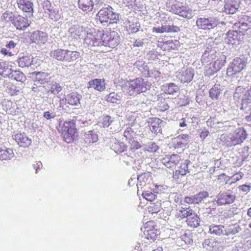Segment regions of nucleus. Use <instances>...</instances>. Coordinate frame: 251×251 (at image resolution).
I'll use <instances>...</instances> for the list:
<instances>
[{"label":"nucleus","mask_w":251,"mask_h":251,"mask_svg":"<svg viewBox=\"0 0 251 251\" xmlns=\"http://www.w3.org/2000/svg\"><path fill=\"white\" fill-rule=\"evenodd\" d=\"M150 87L147 81L141 78H138L127 81L123 88L124 91L130 96L136 95L146 92Z\"/></svg>","instance_id":"f257e3e1"},{"label":"nucleus","mask_w":251,"mask_h":251,"mask_svg":"<svg viewBox=\"0 0 251 251\" xmlns=\"http://www.w3.org/2000/svg\"><path fill=\"white\" fill-rule=\"evenodd\" d=\"M32 42L37 44L45 43L48 40V36L46 33L37 30L33 32L30 37Z\"/></svg>","instance_id":"f3484780"},{"label":"nucleus","mask_w":251,"mask_h":251,"mask_svg":"<svg viewBox=\"0 0 251 251\" xmlns=\"http://www.w3.org/2000/svg\"><path fill=\"white\" fill-rule=\"evenodd\" d=\"M220 24H225L224 22H220L216 17L199 18L196 21V25L199 29L204 30L213 29Z\"/></svg>","instance_id":"423d86ee"},{"label":"nucleus","mask_w":251,"mask_h":251,"mask_svg":"<svg viewBox=\"0 0 251 251\" xmlns=\"http://www.w3.org/2000/svg\"><path fill=\"white\" fill-rule=\"evenodd\" d=\"M243 97H247L248 98H251V88H250V89L245 90V93L244 94Z\"/></svg>","instance_id":"774afa93"},{"label":"nucleus","mask_w":251,"mask_h":251,"mask_svg":"<svg viewBox=\"0 0 251 251\" xmlns=\"http://www.w3.org/2000/svg\"><path fill=\"white\" fill-rule=\"evenodd\" d=\"M250 25L246 23H242L240 24L239 28L242 31L244 32L248 30V29L250 28Z\"/></svg>","instance_id":"603ef678"},{"label":"nucleus","mask_w":251,"mask_h":251,"mask_svg":"<svg viewBox=\"0 0 251 251\" xmlns=\"http://www.w3.org/2000/svg\"><path fill=\"white\" fill-rule=\"evenodd\" d=\"M62 87L59 84L55 83L51 88L50 91L54 94H57L62 90Z\"/></svg>","instance_id":"49530a36"},{"label":"nucleus","mask_w":251,"mask_h":251,"mask_svg":"<svg viewBox=\"0 0 251 251\" xmlns=\"http://www.w3.org/2000/svg\"><path fill=\"white\" fill-rule=\"evenodd\" d=\"M165 26L166 32H176L179 31L180 30L179 27L177 26H175L174 25H165Z\"/></svg>","instance_id":"a18cd8bd"},{"label":"nucleus","mask_w":251,"mask_h":251,"mask_svg":"<svg viewBox=\"0 0 251 251\" xmlns=\"http://www.w3.org/2000/svg\"><path fill=\"white\" fill-rule=\"evenodd\" d=\"M135 0H122V2L126 6H132Z\"/></svg>","instance_id":"052dcab7"},{"label":"nucleus","mask_w":251,"mask_h":251,"mask_svg":"<svg viewBox=\"0 0 251 251\" xmlns=\"http://www.w3.org/2000/svg\"><path fill=\"white\" fill-rule=\"evenodd\" d=\"M243 175L241 174H236L233 175L231 177H230V179H233L235 181H238L240 180L242 177Z\"/></svg>","instance_id":"13d9d810"},{"label":"nucleus","mask_w":251,"mask_h":251,"mask_svg":"<svg viewBox=\"0 0 251 251\" xmlns=\"http://www.w3.org/2000/svg\"><path fill=\"white\" fill-rule=\"evenodd\" d=\"M9 20L19 30H24L29 25L27 23V19L20 15L10 16Z\"/></svg>","instance_id":"9b49d317"},{"label":"nucleus","mask_w":251,"mask_h":251,"mask_svg":"<svg viewBox=\"0 0 251 251\" xmlns=\"http://www.w3.org/2000/svg\"><path fill=\"white\" fill-rule=\"evenodd\" d=\"M64 50H65L60 49L55 50L50 52V56L53 59H56L59 61H61L63 58Z\"/></svg>","instance_id":"c756f323"},{"label":"nucleus","mask_w":251,"mask_h":251,"mask_svg":"<svg viewBox=\"0 0 251 251\" xmlns=\"http://www.w3.org/2000/svg\"><path fill=\"white\" fill-rule=\"evenodd\" d=\"M181 142L184 144H187L190 141H192V138L189 134H181L178 137Z\"/></svg>","instance_id":"37998d69"},{"label":"nucleus","mask_w":251,"mask_h":251,"mask_svg":"<svg viewBox=\"0 0 251 251\" xmlns=\"http://www.w3.org/2000/svg\"><path fill=\"white\" fill-rule=\"evenodd\" d=\"M226 229L223 225H211L209 227V232L216 235H225V232Z\"/></svg>","instance_id":"a878e982"},{"label":"nucleus","mask_w":251,"mask_h":251,"mask_svg":"<svg viewBox=\"0 0 251 251\" xmlns=\"http://www.w3.org/2000/svg\"><path fill=\"white\" fill-rule=\"evenodd\" d=\"M245 90V88L242 86H239L237 87L234 95V98L236 99L242 98Z\"/></svg>","instance_id":"ea45409f"},{"label":"nucleus","mask_w":251,"mask_h":251,"mask_svg":"<svg viewBox=\"0 0 251 251\" xmlns=\"http://www.w3.org/2000/svg\"><path fill=\"white\" fill-rule=\"evenodd\" d=\"M194 73L193 69L191 68L182 70L178 75L179 79L181 82H190L194 76Z\"/></svg>","instance_id":"a211bd4d"},{"label":"nucleus","mask_w":251,"mask_h":251,"mask_svg":"<svg viewBox=\"0 0 251 251\" xmlns=\"http://www.w3.org/2000/svg\"><path fill=\"white\" fill-rule=\"evenodd\" d=\"M44 117L47 120H50L54 118L55 117V114L53 112L46 111L44 113Z\"/></svg>","instance_id":"3c124183"},{"label":"nucleus","mask_w":251,"mask_h":251,"mask_svg":"<svg viewBox=\"0 0 251 251\" xmlns=\"http://www.w3.org/2000/svg\"><path fill=\"white\" fill-rule=\"evenodd\" d=\"M247 61L244 58L236 57L234 59L230 65V67L227 69V73L233 72L235 74L240 72L246 66Z\"/></svg>","instance_id":"9d476101"},{"label":"nucleus","mask_w":251,"mask_h":251,"mask_svg":"<svg viewBox=\"0 0 251 251\" xmlns=\"http://www.w3.org/2000/svg\"><path fill=\"white\" fill-rule=\"evenodd\" d=\"M238 188L240 190H241L243 192L248 193L251 190V186H250L245 184L239 186Z\"/></svg>","instance_id":"5fc2aeb1"},{"label":"nucleus","mask_w":251,"mask_h":251,"mask_svg":"<svg viewBox=\"0 0 251 251\" xmlns=\"http://www.w3.org/2000/svg\"><path fill=\"white\" fill-rule=\"evenodd\" d=\"M102 32L94 28L86 30L83 38L84 44L89 48L101 46Z\"/></svg>","instance_id":"7ed1b4c3"},{"label":"nucleus","mask_w":251,"mask_h":251,"mask_svg":"<svg viewBox=\"0 0 251 251\" xmlns=\"http://www.w3.org/2000/svg\"><path fill=\"white\" fill-rule=\"evenodd\" d=\"M178 216L181 218H187V225L192 227H196L199 226L200 219L196 213L190 208H181L179 210Z\"/></svg>","instance_id":"39448f33"},{"label":"nucleus","mask_w":251,"mask_h":251,"mask_svg":"<svg viewBox=\"0 0 251 251\" xmlns=\"http://www.w3.org/2000/svg\"><path fill=\"white\" fill-rule=\"evenodd\" d=\"M214 243L215 242L210 239H206L203 243L202 245L203 247L206 248L207 250H210L211 246H212Z\"/></svg>","instance_id":"09e8293b"},{"label":"nucleus","mask_w":251,"mask_h":251,"mask_svg":"<svg viewBox=\"0 0 251 251\" xmlns=\"http://www.w3.org/2000/svg\"><path fill=\"white\" fill-rule=\"evenodd\" d=\"M14 156L12 149L7 148L5 146L0 147V160H7L11 159Z\"/></svg>","instance_id":"5701e85b"},{"label":"nucleus","mask_w":251,"mask_h":251,"mask_svg":"<svg viewBox=\"0 0 251 251\" xmlns=\"http://www.w3.org/2000/svg\"><path fill=\"white\" fill-rule=\"evenodd\" d=\"M194 198L193 196L191 197H186L185 198L184 201L187 203H195Z\"/></svg>","instance_id":"bf43d9fd"},{"label":"nucleus","mask_w":251,"mask_h":251,"mask_svg":"<svg viewBox=\"0 0 251 251\" xmlns=\"http://www.w3.org/2000/svg\"><path fill=\"white\" fill-rule=\"evenodd\" d=\"M121 98V96L119 94L113 92L106 96V100L113 103H119Z\"/></svg>","instance_id":"7c9ffc66"},{"label":"nucleus","mask_w":251,"mask_h":251,"mask_svg":"<svg viewBox=\"0 0 251 251\" xmlns=\"http://www.w3.org/2000/svg\"><path fill=\"white\" fill-rule=\"evenodd\" d=\"M120 39L119 34L115 31H112L109 34L102 33L101 46L114 48L119 44Z\"/></svg>","instance_id":"6e6552de"},{"label":"nucleus","mask_w":251,"mask_h":251,"mask_svg":"<svg viewBox=\"0 0 251 251\" xmlns=\"http://www.w3.org/2000/svg\"><path fill=\"white\" fill-rule=\"evenodd\" d=\"M97 16L100 23L104 25L109 23H116L119 21V14L113 11V9L108 6L101 8L98 13Z\"/></svg>","instance_id":"20e7f679"},{"label":"nucleus","mask_w":251,"mask_h":251,"mask_svg":"<svg viewBox=\"0 0 251 251\" xmlns=\"http://www.w3.org/2000/svg\"><path fill=\"white\" fill-rule=\"evenodd\" d=\"M81 95L76 93L73 92L68 94L65 97L66 101L70 105H77L80 103Z\"/></svg>","instance_id":"4be33fe9"},{"label":"nucleus","mask_w":251,"mask_h":251,"mask_svg":"<svg viewBox=\"0 0 251 251\" xmlns=\"http://www.w3.org/2000/svg\"><path fill=\"white\" fill-rule=\"evenodd\" d=\"M242 99V109H246L251 106V98L243 97Z\"/></svg>","instance_id":"79ce46f5"},{"label":"nucleus","mask_w":251,"mask_h":251,"mask_svg":"<svg viewBox=\"0 0 251 251\" xmlns=\"http://www.w3.org/2000/svg\"><path fill=\"white\" fill-rule=\"evenodd\" d=\"M16 43L13 41H10L8 44L6 45V47L7 48L13 49L15 47Z\"/></svg>","instance_id":"69168bd1"},{"label":"nucleus","mask_w":251,"mask_h":251,"mask_svg":"<svg viewBox=\"0 0 251 251\" xmlns=\"http://www.w3.org/2000/svg\"><path fill=\"white\" fill-rule=\"evenodd\" d=\"M241 230V228L239 226H237L233 228H229L228 230H226L225 232L226 235H229L230 234H235L239 232Z\"/></svg>","instance_id":"c03bdc74"},{"label":"nucleus","mask_w":251,"mask_h":251,"mask_svg":"<svg viewBox=\"0 0 251 251\" xmlns=\"http://www.w3.org/2000/svg\"><path fill=\"white\" fill-rule=\"evenodd\" d=\"M142 196L144 198L149 201H152L155 199L156 196L153 193L150 191H145L142 194Z\"/></svg>","instance_id":"a19ab883"},{"label":"nucleus","mask_w":251,"mask_h":251,"mask_svg":"<svg viewBox=\"0 0 251 251\" xmlns=\"http://www.w3.org/2000/svg\"><path fill=\"white\" fill-rule=\"evenodd\" d=\"M122 146H124L123 144L115 143L112 146L111 149L116 152H122L124 151V149L122 148Z\"/></svg>","instance_id":"de8ad7c7"},{"label":"nucleus","mask_w":251,"mask_h":251,"mask_svg":"<svg viewBox=\"0 0 251 251\" xmlns=\"http://www.w3.org/2000/svg\"><path fill=\"white\" fill-rule=\"evenodd\" d=\"M249 147H248V146H246V147H244L243 148V150H242V153H243L244 154V156H248L249 155Z\"/></svg>","instance_id":"338daca9"},{"label":"nucleus","mask_w":251,"mask_h":251,"mask_svg":"<svg viewBox=\"0 0 251 251\" xmlns=\"http://www.w3.org/2000/svg\"><path fill=\"white\" fill-rule=\"evenodd\" d=\"M163 89L165 93L170 95H173L179 90V87L174 83L166 84L163 86Z\"/></svg>","instance_id":"cd10ccee"},{"label":"nucleus","mask_w":251,"mask_h":251,"mask_svg":"<svg viewBox=\"0 0 251 251\" xmlns=\"http://www.w3.org/2000/svg\"><path fill=\"white\" fill-rule=\"evenodd\" d=\"M152 30H153V32H155L156 33H162L166 32L165 25H163L161 27H153Z\"/></svg>","instance_id":"864d4df0"},{"label":"nucleus","mask_w":251,"mask_h":251,"mask_svg":"<svg viewBox=\"0 0 251 251\" xmlns=\"http://www.w3.org/2000/svg\"><path fill=\"white\" fill-rule=\"evenodd\" d=\"M169 11L182 17L191 19L193 16V12L189 8L185 7L183 3L175 1L172 5Z\"/></svg>","instance_id":"0eeeda50"},{"label":"nucleus","mask_w":251,"mask_h":251,"mask_svg":"<svg viewBox=\"0 0 251 251\" xmlns=\"http://www.w3.org/2000/svg\"><path fill=\"white\" fill-rule=\"evenodd\" d=\"M19 8L23 12L26 13H32L33 11V4L29 1L24 3V5L20 6Z\"/></svg>","instance_id":"e433bc0d"},{"label":"nucleus","mask_w":251,"mask_h":251,"mask_svg":"<svg viewBox=\"0 0 251 251\" xmlns=\"http://www.w3.org/2000/svg\"><path fill=\"white\" fill-rule=\"evenodd\" d=\"M209 131L207 130H204L202 131L200 134V137L202 139H204L209 134Z\"/></svg>","instance_id":"680f3d73"},{"label":"nucleus","mask_w":251,"mask_h":251,"mask_svg":"<svg viewBox=\"0 0 251 251\" xmlns=\"http://www.w3.org/2000/svg\"><path fill=\"white\" fill-rule=\"evenodd\" d=\"M84 140L86 143H95L98 140V135L94 130L88 131L84 135Z\"/></svg>","instance_id":"bb28decb"},{"label":"nucleus","mask_w":251,"mask_h":251,"mask_svg":"<svg viewBox=\"0 0 251 251\" xmlns=\"http://www.w3.org/2000/svg\"><path fill=\"white\" fill-rule=\"evenodd\" d=\"M247 134L243 128H239L234 133L222 135L221 140L228 147L242 143L247 138Z\"/></svg>","instance_id":"f03ea898"},{"label":"nucleus","mask_w":251,"mask_h":251,"mask_svg":"<svg viewBox=\"0 0 251 251\" xmlns=\"http://www.w3.org/2000/svg\"><path fill=\"white\" fill-rule=\"evenodd\" d=\"M63 131L65 132L64 136L66 141L70 142L71 141L70 138L73 137L76 131L74 122H65L63 127Z\"/></svg>","instance_id":"ddd939ff"},{"label":"nucleus","mask_w":251,"mask_h":251,"mask_svg":"<svg viewBox=\"0 0 251 251\" xmlns=\"http://www.w3.org/2000/svg\"><path fill=\"white\" fill-rule=\"evenodd\" d=\"M161 210V202L157 201L154 203H151L149 207V211L152 213H157Z\"/></svg>","instance_id":"c9c22d12"},{"label":"nucleus","mask_w":251,"mask_h":251,"mask_svg":"<svg viewBox=\"0 0 251 251\" xmlns=\"http://www.w3.org/2000/svg\"><path fill=\"white\" fill-rule=\"evenodd\" d=\"M208 193L206 191H202L200 192L199 194L193 196L194 201L196 203H199L201 202L203 199L208 197Z\"/></svg>","instance_id":"72a5a7b5"},{"label":"nucleus","mask_w":251,"mask_h":251,"mask_svg":"<svg viewBox=\"0 0 251 251\" xmlns=\"http://www.w3.org/2000/svg\"><path fill=\"white\" fill-rule=\"evenodd\" d=\"M190 163V161L185 160L184 163L181 164L179 169L176 171V174H178L181 176H184L189 172L188 166Z\"/></svg>","instance_id":"2f4dec72"},{"label":"nucleus","mask_w":251,"mask_h":251,"mask_svg":"<svg viewBox=\"0 0 251 251\" xmlns=\"http://www.w3.org/2000/svg\"><path fill=\"white\" fill-rule=\"evenodd\" d=\"M94 6H95L96 8L99 9L101 6H102L103 5H105V2H106V0H94Z\"/></svg>","instance_id":"8fccbe9b"},{"label":"nucleus","mask_w":251,"mask_h":251,"mask_svg":"<svg viewBox=\"0 0 251 251\" xmlns=\"http://www.w3.org/2000/svg\"><path fill=\"white\" fill-rule=\"evenodd\" d=\"M87 88H93L96 91L102 92L106 88L105 80L103 78H95L90 80L88 83Z\"/></svg>","instance_id":"2eb2a0df"},{"label":"nucleus","mask_w":251,"mask_h":251,"mask_svg":"<svg viewBox=\"0 0 251 251\" xmlns=\"http://www.w3.org/2000/svg\"><path fill=\"white\" fill-rule=\"evenodd\" d=\"M113 122H115L112 119V118L109 116H104L102 118V121L101 123V126H102L103 127H107L110 125H112L113 126V125H112Z\"/></svg>","instance_id":"4c0bfd02"},{"label":"nucleus","mask_w":251,"mask_h":251,"mask_svg":"<svg viewBox=\"0 0 251 251\" xmlns=\"http://www.w3.org/2000/svg\"><path fill=\"white\" fill-rule=\"evenodd\" d=\"M149 149L151 151H156L158 150V146L155 143H153L149 146Z\"/></svg>","instance_id":"0e129e2a"},{"label":"nucleus","mask_w":251,"mask_h":251,"mask_svg":"<svg viewBox=\"0 0 251 251\" xmlns=\"http://www.w3.org/2000/svg\"><path fill=\"white\" fill-rule=\"evenodd\" d=\"M32 75H35V80L38 81L40 83L42 84L45 81L46 77V74L41 72H34L30 74Z\"/></svg>","instance_id":"473e14b6"},{"label":"nucleus","mask_w":251,"mask_h":251,"mask_svg":"<svg viewBox=\"0 0 251 251\" xmlns=\"http://www.w3.org/2000/svg\"><path fill=\"white\" fill-rule=\"evenodd\" d=\"M13 138L20 147H28L31 143V139L29 138L25 133H17L13 135Z\"/></svg>","instance_id":"4468645a"},{"label":"nucleus","mask_w":251,"mask_h":251,"mask_svg":"<svg viewBox=\"0 0 251 251\" xmlns=\"http://www.w3.org/2000/svg\"><path fill=\"white\" fill-rule=\"evenodd\" d=\"M180 156L176 154L167 155L161 159V162L168 168L176 166L180 161Z\"/></svg>","instance_id":"f8f14e48"},{"label":"nucleus","mask_w":251,"mask_h":251,"mask_svg":"<svg viewBox=\"0 0 251 251\" xmlns=\"http://www.w3.org/2000/svg\"><path fill=\"white\" fill-rule=\"evenodd\" d=\"M13 70H11V69H9L7 66L5 69L4 71H3L4 72H5V73H6V74H2L1 75H3L4 77L8 76L9 78H10L11 74V73H13Z\"/></svg>","instance_id":"6e6d98bb"},{"label":"nucleus","mask_w":251,"mask_h":251,"mask_svg":"<svg viewBox=\"0 0 251 251\" xmlns=\"http://www.w3.org/2000/svg\"><path fill=\"white\" fill-rule=\"evenodd\" d=\"M6 67L7 66L5 62H0V74L1 75L2 74H6L3 71Z\"/></svg>","instance_id":"4d7b16f0"},{"label":"nucleus","mask_w":251,"mask_h":251,"mask_svg":"<svg viewBox=\"0 0 251 251\" xmlns=\"http://www.w3.org/2000/svg\"><path fill=\"white\" fill-rule=\"evenodd\" d=\"M10 76V78L12 79L22 82L25 81L26 79L25 74L23 72L18 70L13 71V73L11 74Z\"/></svg>","instance_id":"c85d7f7f"},{"label":"nucleus","mask_w":251,"mask_h":251,"mask_svg":"<svg viewBox=\"0 0 251 251\" xmlns=\"http://www.w3.org/2000/svg\"><path fill=\"white\" fill-rule=\"evenodd\" d=\"M143 44V40L138 39L135 40L133 44V45L134 46L139 47L142 46Z\"/></svg>","instance_id":"e2e57ef3"},{"label":"nucleus","mask_w":251,"mask_h":251,"mask_svg":"<svg viewBox=\"0 0 251 251\" xmlns=\"http://www.w3.org/2000/svg\"><path fill=\"white\" fill-rule=\"evenodd\" d=\"M33 57L28 55L23 56L17 59L18 66L21 68L31 67Z\"/></svg>","instance_id":"b1692460"},{"label":"nucleus","mask_w":251,"mask_h":251,"mask_svg":"<svg viewBox=\"0 0 251 251\" xmlns=\"http://www.w3.org/2000/svg\"><path fill=\"white\" fill-rule=\"evenodd\" d=\"M217 203L218 205H226L232 203L236 199V196L230 189L220 191L217 196Z\"/></svg>","instance_id":"1a4fd4ad"},{"label":"nucleus","mask_w":251,"mask_h":251,"mask_svg":"<svg viewBox=\"0 0 251 251\" xmlns=\"http://www.w3.org/2000/svg\"><path fill=\"white\" fill-rule=\"evenodd\" d=\"M221 93V90L215 85L209 91L210 97L212 100H217Z\"/></svg>","instance_id":"f704fd0d"},{"label":"nucleus","mask_w":251,"mask_h":251,"mask_svg":"<svg viewBox=\"0 0 251 251\" xmlns=\"http://www.w3.org/2000/svg\"><path fill=\"white\" fill-rule=\"evenodd\" d=\"M71 35L76 39L84 38L86 32L85 28L79 25H74L69 29Z\"/></svg>","instance_id":"dca6fc26"},{"label":"nucleus","mask_w":251,"mask_h":251,"mask_svg":"<svg viewBox=\"0 0 251 251\" xmlns=\"http://www.w3.org/2000/svg\"><path fill=\"white\" fill-rule=\"evenodd\" d=\"M79 55L78 52L65 50L61 62L67 63H72L78 58Z\"/></svg>","instance_id":"aec40b11"},{"label":"nucleus","mask_w":251,"mask_h":251,"mask_svg":"<svg viewBox=\"0 0 251 251\" xmlns=\"http://www.w3.org/2000/svg\"><path fill=\"white\" fill-rule=\"evenodd\" d=\"M78 4L79 8L86 12L91 11L94 7L93 0H78Z\"/></svg>","instance_id":"412c9836"},{"label":"nucleus","mask_w":251,"mask_h":251,"mask_svg":"<svg viewBox=\"0 0 251 251\" xmlns=\"http://www.w3.org/2000/svg\"><path fill=\"white\" fill-rule=\"evenodd\" d=\"M230 179L229 176H226L225 174H220L218 176L217 182L222 185L226 184Z\"/></svg>","instance_id":"58836bf2"},{"label":"nucleus","mask_w":251,"mask_h":251,"mask_svg":"<svg viewBox=\"0 0 251 251\" xmlns=\"http://www.w3.org/2000/svg\"><path fill=\"white\" fill-rule=\"evenodd\" d=\"M149 123L150 129L152 133H157L160 131L161 124H162V121L160 119L155 118Z\"/></svg>","instance_id":"393cba45"},{"label":"nucleus","mask_w":251,"mask_h":251,"mask_svg":"<svg viewBox=\"0 0 251 251\" xmlns=\"http://www.w3.org/2000/svg\"><path fill=\"white\" fill-rule=\"evenodd\" d=\"M239 7V3L235 0H227L224 6V11L228 14H234Z\"/></svg>","instance_id":"6ab92c4d"}]
</instances>
